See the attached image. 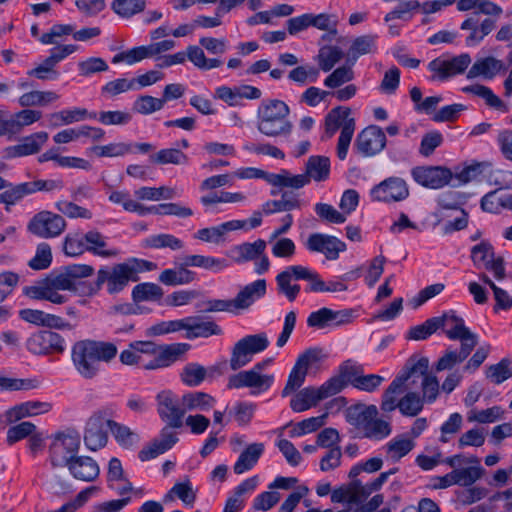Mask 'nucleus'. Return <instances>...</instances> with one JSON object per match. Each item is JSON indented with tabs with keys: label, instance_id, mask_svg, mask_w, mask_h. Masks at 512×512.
Wrapping results in <instances>:
<instances>
[{
	"label": "nucleus",
	"instance_id": "1",
	"mask_svg": "<svg viewBox=\"0 0 512 512\" xmlns=\"http://www.w3.org/2000/svg\"><path fill=\"white\" fill-rule=\"evenodd\" d=\"M117 354V347L110 342L83 340L74 344L72 359L77 371L86 379H91L100 370L101 361L109 362Z\"/></svg>",
	"mask_w": 512,
	"mask_h": 512
},
{
	"label": "nucleus",
	"instance_id": "2",
	"mask_svg": "<svg viewBox=\"0 0 512 512\" xmlns=\"http://www.w3.org/2000/svg\"><path fill=\"white\" fill-rule=\"evenodd\" d=\"M290 108L277 99L263 101L257 111V129L267 137L288 138L293 130L289 120Z\"/></svg>",
	"mask_w": 512,
	"mask_h": 512
},
{
	"label": "nucleus",
	"instance_id": "3",
	"mask_svg": "<svg viewBox=\"0 0 512 512\" xmlns=\"http://www.w3.org/2000/svg\"><path fill=\"white\" fill-rule=\"evenodd\" d=\"M429 368V360L427 357H420L413 355L408 358L402 371L396 376V378L390 383L388 388L385 390L381 410L384 412H391L398 408V402L396 395L403 392V387L409 388L408 383L411 378L416 375H423Z\"/></svg>",
	"mask_w": 512,
	"mask_h": 512
},
{
	"label": "nucleus",
	"instance_id": "4",
	"mask_svg": "<svg viewBox=\"0 0 512 512\" xmlns=\"http://www.w3.org/2000/svg\"><path fill=\"white\" fill-rule=\"evenodd\" d=\"M349 115V108L336 107L325 117V134L327 137H332L341 127L337 143V156L340 160L346 158L355 130V121L353 118H349Z\"/></svg>",
	"mask_w": 512,
	"mask_h": 512
},
{
	"label": "nucleus",
	"instance_id": "5",
	"mask_svg": "<svg viewBox=\"0 0 512 512\" xmlns=\"http://www.w3.org/2000/svg\"><path fill=\"white\" fill-rule=\"evenodd\" d=\"M94 268L86 264H73L66 266L61 272H52L41 282L49 285L52 289L69 290L84 295L81 291L86 290L83 278L93 275Z\"/></svg>",
	"mask_w": 512,
	"mask_h": 512
},
{
	"label": "nucleus",
	"instance_id": "6",
	"mask_svg": "<svg viewBox=\"0 0 512 512\" xmlns=\"http://www.w3.org/2000/svg\"><path fill=\"white\" fill-rule=\"evenodd\" d=\"M80 447V435L77 431L67 430L54 435L49 446V461L53 468L69 466L77 457Z\"/></svg>",
	"mask_w": 512,
	"mask_h": 512
},
{
	"label": "nucleus",
	"instance_id": "7",
	"mask_svg": "<svg viewBox=\"0 0 512 512\" xmlns=\"http://www.w3.org/2000/svg\"><path fill=\"white\" fill-rule=\"evenodd\" d=\"M269 344L267 334L264 332L247 335L239 339L231 348L230 369L238 371L248 365L253 360L254 355L266 350Z\"/></svg>",
	"mask_w": 512,
	"mask_h": 512
},
{
	"label": "nucleus",
	"instance_id": "8",
	"mask_svg": "<svg viewBox=\"0 0 512 512\" xmlns=\"http://www.w3.org/2000/svg\"><path fill=\"white\" fill-rule=\"evenodd\" d=\"M275 382L274 374L261 373L252 367L230 375L227 387L229 389H250V395L257 396L268 391Z\"/></svg>",
	"mask_w": 512,
	"mask_h": 512
},
{
	"label": "nucleus",
	"instance_id": "9",
	"mask_svg": "<svg viewBox=\"0 0 512 512\" xmlns=\"http://www.w3.org/2000/svg\"><path fill=\"white\" fill-rule=\"evenodd\" d=\"M27 229L31 234L43 239L54 238L64 232L66 221L59 214L43 210L30 219Z\"/></svg>",
	"mask_w": 512,
	"mask_h": 512
},
{
	"label": "nucleus",
	"instance_id": "10",
	"mask_svg": "<svg viewBox=\"0 0 512 512\" xmlns=\"http://www.w3.org/2000/svg\"><path fill=\"white\" fill-rule=\"evenodd\" d=\"M156 401L161 420L170 427L181 428L186 413L185 407L182 406V398L179 399L173 392L164 390L157 394Z\"/></svg>",
	"mask_w": 512,
	"mask_h": 512
},
{
	"label": "nucleus",
	"instance_id": "11",
	"mask_svg": "<svg viewBox=\"0 0 512 512\" xmlns=\"http://www.w3.org/2000/svg\"><path fill=\"white\" fill-rule=\"evenodd\" d=\"M337 381L325 382L319 388L306 387L300 390L290 401V407L295 412H303L314 407L318 402L335 395Z\"/></svg>",
	"mask_w": 512,
	"mask_h": 512
},
{
	"label": "nucleus",
	"instance_id": "12",
	"mask_svg": "<svg viewBox=\"0 0 512 512\" xmlns=\"http://www.w3.org/2000/svg\"><path fill=\"white\" fill-rule=\"evenodd\" d=\"M104 282H107L109 293H117L123 290L128 283V264H118L113 267L111 272H108L105 269H100L98 271L96 282L85 285L86 290L81 292L85 296L93 295L101 288V285Z\"/></svg>",
	"mask_w": 512,
	"mask_h": 512
},
{
	"label": "nucleus",
	"instance_id": "13",
	"mask_svg": "<svg viewBox=\"0 0 512 512\" xmlns=\"http://www.w3.org/2000/svg\"><path fill=\"white\" fill-rule=\"evenodd\" d=\"M471 63V57L467 53L454 56L450 59L435 58L428 64V69L433 73L431 80L445 81L455 75L462 74Z\"/></svg>",
	"mask_w": 512,
	"mask_h": 512
},
{
	"label": "nucleus",
	"instance_id": "14",
	"mask_svg": "<svg viewBox=\"0 0 512 512\" xmlns=\"http://www.w3.org/2000/svg\"><path fill=\"white\" fill-rule=\"evenodd\" d=\"M107 416L103 411L93 413L87 420L84 444L91 451L103 448L108 441Z\"/></svg>",
	"mask_w": 512,
	"mask_h": 512
},
{
	"label": "nucleus",
	"instance_id": "15",
	"mask_svg": "<svg viewBox=\"0 0 512 512\" xmlns=\"http://www.w3.org/2000/svg\"><path fill=\"white\" fill-rule=\"evenodd\" d=\"M317 360L318 351L315 349H308L299 355L281 392L282 397L290 395L303 385L310 365Z\"/></svg>",
	"mask_w": 512,
	"mask_h": 512
},
{
	"label": "nucleus",
	"instance_id": "16",
	"mask_svg": "<svg viewBox=\"0 0 512 512\" xmlns=\"http://www.w3.org/2000/svg\"><path fill=\"white\" fill-rule=\"evenodd\" d=\"M373 201L398 202L409 196V189L406 182L399 177H389L374 186L370 191Z\"/></svg>",
	"mask_w": 512,
	"mask_h": 512
},
{
	"label": "nucleus",
	"instance_id": "17",
	"mask_svg": "<svg viewBox=\"0 0 512 512\" xmlns=\"http://www.w3.org/2000/svg\"><path fill=\"white\" fill-rule=\"evenodd\" d=\"M434 319L439 321L438 329L442 328L450 340L478 342L477 335L465 326L464 320L454 311L450 310L439 317H434Z\"/></svg>",
	"mask_w": 512,
	"mask_h": 512
},
{
	"label": "nucleus",
	"instance_id": "18",
	"mask_svg": "<svg viewBox=\"0 0 512 512\" xmlns=\"http://www.w3.org/2000/svg\"><path fill=\"white\" fill-rule=\"evenodd\" d=\"M352 310L343 309L334 311L323 307L312 312L307 318V325L311 328L325 329L327 327H338L351 322Z\"/></svg>",
	"mask_w": 512,
	"mask_h": 512
},
{
	"label": "nucleus",
	"instance_id": "19",
	"mask_svg": "<svg viewBox=\"0 0 512 512\" xmlns=\"http://www.w3.org/2000/svg\"><path fill=\"white\" fill-rule=\"evenodd\" d=\"M27 348L33 354L62 353L64 339L56 332L42 330L31 335L27 340Z\"/></svg>",
	"mask_w": 512,
	"mask_h": 512
},
{
	"label": "nucleus",
	"instance_id": "20",
	"mask_svg": "<svg viewBox=\"0 0 512 512\" xmlns=\"http://www.w3.org/2000/svg\"><path fill=\"white\" fill-rule=\"evenodd\" d=\"M411 174L418 184L430 189L442 188L452 179L451 171L440 166L415 167Z\"/></svg>",
	"mask_w": 512,
	"mask_h": 512
},
{
	"label": "nucleus",
	"instance_id": "21",
	"mask_svg": "<svg viewBox=\"0 0 512 512\" xmlns=\"http://www.w3.org/2000/svg\"><path fill=\"white\" fill-rule=\"evenodd\" d=\"M355 145L362 155H375L386 145L385 133L377 126H369L358 134Z\"/></svg>",
	"mask_w": 512,
	"mask_h": 512
},
{
	"label": "nucleus",
	"instance_id": "22",
	"mask_svg": "<svg viewBox=\"0 0 512 512\" xmlns=\"http://www.w3.org/2000/svg\"><path fill=\"white\" fill-rule=\"evenodd\" d=\"M306 247L311 252L323 253L327 259L335 260L339 253L346 249L344 242L338 238L321 233H314L308 237Z\"/></svg>",
	"mask_w": 512,
	"mask_h": 512
},
{
	"label": "nucleus",
	"instance_id": "23",
	"mask_svg": "<svg viewBox=\"0 0 512 512\" xmlns=\"http://www.w3.org/2000/svg\"><path fill=\"white\" fill-rule=\"evenodd\" d=\"M190 347L191 346L188 343H173L161 346L159 347V351L154 353V358L143 364V368L146 370H153L168 367L180 359V357L184 355Z\"/></svg>",
	"mask_w": 512,
	"mask_h": 512
},
{
	"label": "nucleus",
	"instance_id": "24",
	"mask_svg": "<svg viewBox=\"0 0 512 512\" xmlns=\"http://www.w3.org/2000/svg\"><path fill=\"white\" fill-rule=\"evenodd\" d=\"M174 427L168 424L161 430L158 438L154 439L148 446L144 447L138 454L142 462L156 458L158 455L171 449L178 441L177 435L173 432Z\"/></svg>",
	"mask_w": 512,
	"mask_h": 512
},
{
	"label": "nucleus",
	"instance_id": "25",
	"mask_svg": "<svg viewBox=\"0 0 512 512\" xmlns=\"http://www.w3.org/2000/svg\"><path fill=\"white\" fill-rule=\"evenodd\" d=\"M48 140V133L41 131L24 137L21 143L8 146L4 149L3 157L12 159L36 154L40 151L42 145Z\"/></svg>",
	"mask_w": 512,
	"mask_h": 512
},
{
	"label": "nucleus",
	"instance_id": "26",
	"mask_svg": "<svg viewBox=\"0 0 512 512\" xmlns=\"http://www.w3.org/2000/svg\"><path fill=\"white\" fill-rule=\"evenodd\" d=\"M478 342H461L460 349L449 347L444 354L438 359L435 370L437 372L451 370L456 365L461 364L471 354Z\"/></svg>",
	"mask_w": 512,
	"mask_h": 512
},
{
	"label": "nucleus",
	"instance_id": "27",
	"mask_svg": "<svg viewBox=\"0 0 512 512\" xmlns=\"http://www.w3.org/2000/svg\"><path fill=\"white\" fill-rule=\"evenodd\" d=\"M52 409V405L48 402L27 401L7 410L4 414L7 423H14L22 418L47 413Z\"/></svg>",
	"mask_w": 512,
	"mask_h": 512
},
{
	"label": "nucleus",
	"instance_id": "28",
	"mask_svg": "<svg viewBox=\"0 0 512 512\" xmlns=\"http://www.w3.org/2000/svg\"><path fill=\"white\" fill-rule=\"evenodd\" d=\"M266 280L258 279L244 286L235 296L234 309H248L256 300L264 297L266 294Z\"/></svg>",
	"mask_w": 512,
	"mask_h": 512
},
{
	"label": "nucleus",
	"instance_id": "29",
	"mask_svg": "<svg viewBox=\"0 0 512 512\" xmlns=\"http://www.w3.org/2000/svg\"><path fill=\"white\" fill-rule=\"evenodd\" d=\"M378 416V409L374 405L355 404L346 410V421L364 433L369 421Z\"/></svg>",
	"mask_w": 512,
	"mask_h": 512
},
{
	"label": "nucleus",
	"instance_id": "30",
	"mask_svg": "<svg viewBox=\"0 0 512 512\" xmlns=\"http://www.w3.org/2000/svg\"><path fill=\"white\" fill-rule=\"evenodd\" d=\"M68 469L74 478L85 482L94 481L100 473L96 461L87 456H77Z\"/></svg>",
	"mask_w": 512,
	"mask_h": 512
},
{
	"label": "nucleus",
	"instance_id": "31",
	"mask_svg": "<svg viewBox=\"0 0 512 512\" xmlns=\"http://www.w3.org/2000/svg\"><path fill=\"white\" fill-rule=\"evenodd\" d=\"M189 265H184V260L173 269L163 270L158 280L167 286L186 285L193 282L196 278V273L188 269Z\"/></svg>",
	"mask_w": 512,
	"mask_h": 512
},
{
	"label": "nucleus",
	"instance_id": "32",
	"mask_svg": "<svg viewBox=\"0 0 512 512\" xmlns=\"http://www.w3.org/2000/svg\"><path fill=\"white\" fill-rule=\"evenodd\" d=\"M191 320L187 321L186 337L193 338H208L213 335H221L222 329L214 321H202L199 317H187Z\"/></svg>",
	"mask_w": 512,
	"mask_h": 512
},
{
	"label": "nucleus",
	"instance_id": "33",
	"mask_svg": "<svg viewBox=\"0 0 512 512\" xmlns=\"http://www.w3.org/2000/svg\"><path fill=\"white\" fill-rule=\"evenodd\" d=\"M266 249V242L258 239L253 243L245 242L231 249V256L237 263H243L257 259Z\"/></svg>",
	"mask_w": 512,
	"mask_h": 512
},
{
	"label": "nucleus",
	"instance_id": "34",
	"mask_svg": "<svg viewBox=\"0 0 512 512\" xmlns=\"http://www.w3.org/2000/svg\"><path fill=\"white\" fill-rule=\"evenodd\" d=\"M308 182H321L328 179L330 174V160L326 156L314 155L310 156L305 165V173Z\"/></svg>",
	"mask_w": 512,
	"mask_h": 512
},
{
	"label": "nucleus",
	"instance_id": "35",
	"mask_svg": "<svg viewBox=\"0 0 512 512\" xmlns=\"http://www.w3.org/2000/svg\"><path fill=\"white\" fill-rule=\"evenodd\" d=\"M164 295L163 289L155 283H140L137 284L132 290V298L135 303L142 301H159ZM140 306L135 305V308L130 309V313H139Z\"/></svg>",
	"mask_w": 512,
	"mask_h": 512
},
{
	"label": "nucleus",
	"instance_id": "36",
	"mask_svg": "<svg viewBox=\"0 0 512 512\" xmlns=\"http://www.w3.org/2000/svg\"><path fill=\"white\" fill-rule=\"evenodd\" d=\"M263 451L264 445L262 443H252L248 445L246 449L241 452L238 460L234 464V472L239 475L252 469L263 454Z\"/></svg>",
	"mask_w": 512,
	"mask_h": 512
},
{
	"label": "nucleus",
	"instance_id": "37",
	"mask_svg": "<svg viewBox=\"0 0 512 512\" xmlns=\"http://www.w3.org/2000/svg\"><path fill=\"white\" fill-rule=\"evenodd\" d=\"M59 290L39 281L35 285L24 288V294L31 299L47 300L54 304H62L66 301L65 296L59 294Z\"/></svg>",
	"mask_w": 512,
	"mask_h": 512
},
{
	"label": "nucleus",
	"instance_id": "38",
	"mask_svg": "<svg viewBox=\"0 0 512 512\" xmlns=\"http://www.w3.org/2000/svg\"><path fill=\"white\" fill-rule=\"evenodd\" d=\"M502 69L501 61L494 57H485L477 60L467 73L468 79L483 76L492 79Z\"/></svg>",
	"mask_w": 512,
	"mask_h": 512
},
{
	"label": "nucleus",
	"instance_id": "39",
	"mask_svg": "<svg viewBox=\"0 0 512 512\" xmlns=\"http://www.w3.org/2000/svg\"><path fill=\"white\" fill-rule=\"evenodd\" d=\"M462 92L467 94H474L483 98L489 107L503 113H506L509 110L507 104L504 103L497 95H495L493 91L487 86L481 84L465 86L462 88Z\"/></svg>",
	"mask_w": 512,
	"mask_h": 512
},
{
	"label": "nucleus",
	"instance_id": "40",
	"mask_svg": "<svg viewBox=\"0 0 512 512\" xmlns=\"http://www.w3.org/2000/svg\"><path fill=\"white\" fill-rule=\"evenodd\" d=\"M184 265L189 267H200L212 272H219L229 266L225 258H215L204 255H186L183 257Z\"/></svg>",
	"mask_w": 512,
	"mask_h": 512
},
{
	"label": "nucleus",
	"instance_id": "41",
	"mask_svg": "<svg viewBox=\"0 0 512 512\" xmlns=\"http://www.w3.org/2000/svg\"><path fill=\"white\" fill-rule=\"evenodd\" d=\"M214 403L215 399L205 392H189L182 396V406L185 407V411H208Z\"/></svg>",
	"mask_w": 512,
	"mask_h": 512
},
{
	"label": "nucleus",
	"instance_id": "42",
	"mask_svg": "<svg viewBox=\"0 0 512 512\" xmlns=\"http://www.w3.org/2000/svg\"><path fill=\"white\" fill-rule=\"evenodd\" d=\"M185 54L186 58L200 70H211L223 64V61L218 58H207L203 49L199 46H188Z\"/></svg>",
	"mask_w": 512,
	"mask_h": 512
},
{
	"label": "nucleus",
	"instance_id": "43",
	"mask_svg": "<svg viewBox=\"0 0 512 512\" xmlns=\"http://www.w3.org/2000/svg\"><path fill=\"white\" fill-rule=\"evenodd\" d=\"M362 371V368L360 366L352 364L350 360L345 361L340 367H339V374L331 377L326 382H332L337 381L338 385L335 390V395L339 392H341L347 384L350 382L353 385V379L360 377V372Z\"/></svg>",
	"mask_w": 512,
	"mask_h": 512
},
{
	"label": "nucleus",
	"instance_id": "44",
	"mask_svg": "<svg viewBox=\"0 0 512 512\" xmlns=\"http://www.w3.org/2000/svg\"><path fill=\"white\" fill-rule=\"evenodd\" d=\"M414 446L415 443L413 439L400 435L393 438L386 444V451L391 460L397 462L402 457L406 456Z\"/></svg>",
	"mask_w": 512,
	"mask_h": 512
},
{
	"label": "nucleus",
	"instance_id": "45",
	"mask_svg": "<svg viewBox=\"0 0 512 512\" xmlns=\"http://www.w3.org/2000/svg\"><path fill=\"white\" fill-rule=\"evenodd\" d=\"M423 405V399L416 392H408L398 401L401 414L409 417L417 416L422 411Z\"/></svg>",
	"mask_w": 512,
	"mask_h": 512
},
{
	"label": "nucleus",
	"instance_id": "46",
	"mask_svg": "<svg viewBox=\"0 0 512 512\" xmlns=\"http://www.w3.org/2000/svg\"><path fill=\"white\" fill-rule=\"evenodd\" d=\"M150 161L156 164H174L185 165L188 163V157L179 149H162L150 156Z\"/></svg>",
	"mask_w": 512,
	"mask_h": 512
},
{
	"label": "nucleus",
	"instance_id": "47",
	"mask_svg": "<svg viewBox=\"0 0 512 512\" xmlns=\"http://www.w3.org/2000/svg\"><path fill=\"white\" fill-rule=\"evenodd\" d=\"M134 195L138 200L159 201L160 199H172L175 196V189L161 187H141L134 191Z\"/></svg>",
	"mask_w": 512,
	"mask_h": 512
},
{
	"label": "nucleus",
	"instance_id": "48",
	"mask_svg": "<svg viewBox=\"0 0 512 512\" xmlns=\"http://www.w3.org/2000/svg\"><path fill=\"white\" fill-rule=\"evenodd\" d=\"M58 99V95L52 91H30L19 97V104L22 107L42 106L48 102Z\"/></svg>",
	"mask_w": 512,
	"mask_h": 512
},
{
	"label": "nucleus",
	"instance_id": "49",
	"mask_svg": "<svg viewBox=\"0 0 512 512\" xmlns=\"http://www.w3.org/2000/svg\"><path fill=\"white\" fill-rule=\"evenodd\" d=\"M87 251L101 257H109L115 253L105 250L106 242L102 234L96 230H91L84 235Z\"/></svg>",
	"mask_w": 512,
	"mask_h": 512
},
{
	"label": "nucleus",
	"instance_id": "50",
	"mask_svg": "<svg viewBox=\"0 0 512 512\" xmlns=\"http://www.w3.org/2000/svg\"><path fill=\"white\" fill-rule=\"evenodd\" d=\"M422 377V393L423 402L432 403L436 400L439 393V382L436 376L427 374V371L423 375L416 374L411 379V383H415V378Z\"/></svg>",
	"mask_w": 512,
	"mask_h": 512
},
{
	"label": "nucleus",
	"instance_id": "51",
	"mask_svg": "<svg viewBox=\"0 0 512 512\" xmlns=\"http://www.w3.org/2000/svg\"><path fill=\"white\" fill-rule=\"evenodd\" d=\"M52 263V251L48 243L42 242L37 245L36 253L29 260L28 266L36 271L47 269Z\"/></svg>",
	"mask_w": 512,
	"mask_h": 512
},
{
	"label": "nucleus",
	"instance_id": "52",
	"mask_svg": "<svg viewBox=\"0 0 512 512\" xmlns=\"http://www.w3.org/2000/svg\"><path fill=\"white\" fill-rule=\"evenodd\" d=\"M486 377L495 384H501L512 377L511 361L507 358L487 368Z\"/></svg>",
	"mask_w": 512,
	"mask_h": 512
},
{
	"label": "nucleus",
	"instance_id": "53",
	"mask_svg": "<svg viewBox=\"0 0 512 512\" xmlns=\"http://www.w3.org/2000/svg\"><path fill=\"white\" fill-rule=\"evenodd\" d=\"M392 432L391 425L388 421L379 419L378 416L373 417L369 421L367 428L363 433V437L374 440H381L388 437Z\"/></svg>",
	"mask_w": 512,
	"mask_h": 512
},
{
	"label": "nucleus",
	"instance_id": "54",
	"mask_svg": "<svg viewBox=\"0 0 512 512\" xmlns=\"http://www.w3.org/2000/svg\"><path fill=\"white\" fill-rule=\"evenodd\" d=\"M318 58L320 68L328 72L343 58V52L337 46H326L320 49Z\"/></svg>",
	"mask_w": 512,
	"mask_h": 512
},
{
	"label": "nucleus",
	"instance_id": "55",
	"mask_svg": "<svg viewBox=\"0 0 512 512\" xmlns=\"http://www.w3.org/2000/svg\"><path fill=\"white\" fill-rule=\"evenodd\" d=\"M148 247L161 249L170 248L171 250H179L183 248V242L171 234H158L150 236L145 240Z\"/></svg>",
	"mask_w": 512,
	"mask_h": 512
},
{
	"label": "nucleus",
	"instance_id": "56",
	"mask_svg": "<svg viewBox=\"0 0 512 512\" xmlns=\"http://www.w3.org/2000/svg\"><path fill=\"white\" fill-rule=\"evenodd\" d=\"M375 39L376 37L373 35L357 37L349 49V55L353 60H357L361 55L373 52L375 48Z\"/></svg>",
	"mask_w": 512,
	"mask_h": 512
},
{
	"label": "nucleus",
	"instance_id": "57",
	"mask_svg": "<svg viewBox=\"0 0 512 512\" xmlns=\"http://www.w3.org/2000/svg\"><path fill=\"white\" fill-rule=\"evenodd\" d=\"M206 377V369L205 367L197 364V363H189L187 364L182 373L181 379L182 381L191 387L198 386Z\"/></svg>",
	"mask_w": 512,
	"mask_h": 512
},
{
	"label": "nucleus",
	"instance_id": "58",
	"mask_svg": "<svg viewBox=\"0 0 512 512\" xmlns=\"http://www.w3.org/2000/svg\"><path fill=\"white\" fill-rule=\"evenodd\" d=\"M163 107L164 104L161 98H155L150 95L139 96L133 104L134 111L143 115L152 114L153 112L161 110Z\"/></svg>",
	"mask_w": 512,
	"mask_h": 512
},
{
	"label": "nucleus",
	"instance_id": "59",
	"mask_svg": "<svg viewBox=\"0 0 512 512\" xmlns=\"http://www.w3.org/2000/svg\"><path fill=\"white\" fill-rule=\"evenodd\" d=\"M439 321L434 317L427 319L424 323L410 328L407 338L410 340H424L438 330Z\"/></svg>",
	"mask_w": 512,
	"mask_h": 512
},
{
	"label": "nucleus",
	"instance_id": "60",
	"mask_svg": "<svg viewBox=\"0 0 512 512\" xmlns=\"http://www.w3.org/2000/svg\"><path fill=\"white\" fill-rule=\"evenodd\" d=\"M63 251L67 256H80L87 251L84 235L68 234L66 235L63 243Z\"/></svg>",
	"mask_w": 512,
	"mask_h": 512
},
{
	"label": "nucleus",
	"instance_id": "61",
	"mask_svg": "<svg viewBox=\"0 0 512 512\" xmlns=\"http://www.w3.org/2000/svg\"><path fill=\"white\" fill-rule=\"evenodd\" d=\"M354 78L351 67L341 66L335 69L325 80L324 85L329 88H338Z\"/></svg>",
	"mask_w": 512,
	"mask_h": 512
},
{
	"label": "nucleus",
	"instance_id": "62",
	"mask_svg": "<svg viewBox=\"0 0 512 512\" xmlns=\"http://www.w3.org/2000/svg\"><path fill=\"white\" fill-rule=\"evenodd\" d=\"M484 469L481 466L454 469V475L458 485L470 486L482 477Z\"/></svg>",
	"mask_w": 512,
	"mask_h": 512
},
{
	"label": "nucleus",
	"instance_id": "63",
	"mask_svg": "<svg viewBox=\"0 0 512 512\" xmlns=\"http://www.w3.org/2000/svg\"><path fill=\"white\" fill-rule=\"evenodd\" d=\"M292 278L288 272H281L276 277L278 292L284 294L290 302H293L300 292L298 284H291Z\"/></svg>",
	"mask_w": 512,
	"mask_h": 512
},
{
	"label": "nucleus",
	"instance_id": "64",
	"mask_svg": "<svg viewBox=\"0 0 512 512\" xmlns=\"http://www.w3.org/2000/svg\"><path fill=\"white\" fill-rule=\"evenodd\" d=\"M36 431V426L32 422L24 421L12 426L7 431V442L12 445L26 437H30Z\"/></svg>",
	"mask_w": 512,
	"mask_h": 512
}]
</instances>
